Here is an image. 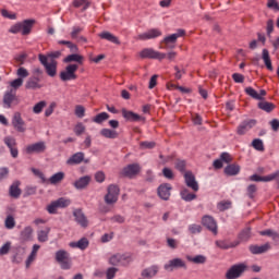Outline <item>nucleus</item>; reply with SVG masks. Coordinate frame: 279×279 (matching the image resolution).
I'll list each match as a JSON object with an SVG mask.
<instances>
[{"label": "nucleus", "instance_id": "nucleus-1", "mask_svg": "<svg viewBox=\"0 0 279 279\" xmlns=\"http://www.w3.org/2000/svg\"><path fill=\"white\" fill-rule=\"evenodd\" d=\"M36 25V20L28 19L22 22H17L12 25L9 29L10 34H22V36H29L32 34V29Z\"/></svg>", "mask_w": 279, "mask_h": 279}, {"label": "nucleus", "instance_id": "nucleus-2", "mask_svg": "<svg viewBox=\"0 0 279 279\" xmlns=\"http://www.w3.org/2000/svg\"><path fill=\"white\" fill-rule=\"evenodd\" d=\"M119 195H121V189L117 184H110L107 187V194L105 195V204L107 206H114L119 202Z\"/></svg>", "mask_w": 279, "mask_h": 279}, {"label": "nucleus", "instance_id": "nucleus-3", "mask_svg": "<svg viewBox=\"0 0 279 279\" xmlns=\"http://www.w3.org/2000/svg\"><path fill=\"white\" fill-rule=\"evenodd\" d=\"M38 60L45 68V71L49 77H56V75H58V61H47V57L43 53L38 54Z\"/></svg>", "mask_w": 279, "mask_h": 279}, {"label": "nucleus", "instance_id": "nucleus-4", "mask_svg": "<svg viewBox=\"0 0 279 279\" xmlns=\"http://www.w3.org/2000/svg\"><path fill=\"white\" fill-rule=\"evenodd\" d=\"M77 69H80V65L75 63L68 64L65 70L61 71L59 74L61 82H71V80H77Z\"/></svg>", "mask_w": 279, "mask_h": 279}, {"label": "nucleus", "instance_id": "nucleus-5", "mask_svg": "<svg viewBox=\"0 0 279 279\" xmlns=\"http://www.w3.org/2000/svg\"><path fill=\"white\" fill-rule=\"evenodd\" d=\"M248 267L245 265V263H240L231 266L228 271L226 272L227 279H236L241 278L245 271H247Z\"/></svg>", "mask_w": 279, "mask_h": 279}, {"label": "nucleus", "instance_id": "nucleus-6", "mask_svg": "<svg viewBox=\"0 0 279 279\" xmlns=\"http://www.w3.org/2000/svg\"><path fill=\"white\" fill-rule=\"evenodd\" d=\"M141 171H142L141 165L130 163L121 170L120 175L122 178H129V180H134V178L141 174Z\"/></svg>", "mask_w": 279, "mask_h": 279}, {"label": "nucleus", "instance_id": "nucleus-7", "mask_svg": "<svg viewBox=\"0 0 279 279\" xmlns=\"http://www.w3.org/2000/svg\"><path fill=\"white\" fill-rule=\"evenodd\" d=\"M140 58H142V60H165L167 53L158 52L151 48H145L140 52Z\"/></svg>", "mask_w": 279, "mask_h": 279}, {"label": "nucleus", "instance_id": "nucleus-8", "mask_svg": "<svg viewBox=\"0 0 279 279\" xmlns=\"http://www.w3.org/2000/svg\"><path fill=\"white\" fill-rule=\"evenodd\" d=\"M4 108H12V106H19L20 100L16 96V89L7 90L2 99Z\"/></svg>", "mask_w": 279, "mask_h": 279}, {"label": "nucleus", "instance_id": "nucleus-9", "mask_svg": "<svg viewBox=\"0 0 279 279\" xmlns=\"http://www.w3.org/2000/svg\"><path fill=\"white\" fill-rule=\"evenodd\" d=\"M202 226H204V228L208 229L210 233H213L215 236H217V234H219V229L217 227V220H215V218H213V216H204L202 218Z\"/></svg>", "mask_w": 279, "mask_h": 279}, {"label": "nucleus", "instance_id": "nucleus-10", "mask_svg": "<svg viewBox=\"0 0 279 279\" xmlns=\"http://www.w3.org/2000/svg\"><path fill=\"white\" fill-rule=\"evenodd\" d=\"M56 260L60 263L61 269H71V259H69V252L64 250L57 251Z\"/></svg>", "mask_w": 279, "mask_h": 279}, {"label": "nucleus", "instance_id": "nucleus-11", "mask_svg": "<svg viewBox=\"0 0 279 279\" xmlns=\"http://www.w3.org/2000/svg\"><path fill=\"white\" fill-rule=\"evenodd\" d=\"M66 206H69V201L64 199V197H60L47 206V211L49 215H56L58 208H66Z\"/></svg>", "mask_w": 279, "mask_h": 279}, {"label": "nucleus", "instance_id": "nucleus-12", "mask_svg": "<svg viewBox=\"0 0 279 279\" xmlns=\"http://www.w3.org/2000/svg\"><path fill=\"white\" fill-rule=\"evenodd\" d=\"M172 186L169 183H162L157 189V195L162 199L163 202H169V198L171 197V191Z\"/></svg>", "mask_w": 279, "mask_h": 279}, {"label": "nucleus", "instance_id": "nucleus-13", "mask_svg": "<svg viewBox=\"0 0 279 279\" xmlns=\"http://www.w3.org/2000/svg\"><path fill=\"white\" fill-rule=\"evenodd\" d=\"M184 181H185L186 186L189 189H192V191H194L195 193H197V191H199V184L195 180V174H193L192 171H186L184 173Z\"/></svg>", "mask_w": 279, "mask_h": 279}, {"label": "nucleus", "instance_id": "nucleus-14", "mask_svg": "<svg viewBox=\"0 0 279 279\" xmlns=\"http://www.w3.org/2000/svg\"><path fill=\"white\" fill-rule=\"evenodd\" d=\"M12 125L14 130L23 134L25 130V121L23 120V117H21V112H15L13 118H12Z\"/></svg>", "mask_w": 279, "mask_h": 279}, {"label": "nucleus", "instance_id": "nucleus-15", "mask_svg": "<svg viewBox=\"0 0 279 279\" xmlns=\"http://www.w3.org/2000/svg\"><path fill=\"white\" fill-rule=\"evenodd\" d=\"M47 149V145H45V142H37L35 144H31L26 146V154L32 155V154H45Z\"/></svg>", "mask_w": 279, "mask_h": 279}, {"label": "nucleus", "instance_id": "nucleus-16", "mask_svg": "<svg viewBox=\"0 0 279 279\" xmlns=\"http://www.w3.org/2000/svg\"><path fill=\"white\" fill-rule=\"evenodd\" d=\"M4 144L10 149L12 158H19V148H16V140L12 136L4 137Z\"/></svg>", "mask_w": 279, "mask_h": 279}, {"label": "nucleus", "instance_id": "nucleus-17", "mask_svg": "<svg viewBox=\"0 0 279 279\" xmlns=\"http://www.w3.org/2000/svg\"><path fill=\"white\" fill-rule=\"evenodd\" d=\"M123 119L125 121H131L132 123H136L138 121H145V118L138 116V113H135L134 111H130L125 108L121 110Z\"/></svg>", "mask_w": 279, "mask_h": 279}, {"label": "nucleus", "instance_id": "nucleus-18", "mask_svg": "<svg viewBox=\"0 0 279 279\" xmlns=\"http://www.w3.org/2000/svg\"><path fill=\"white\" fill-rule=\"evenodd\" d=\"M186 269V263L180 258H174L165 265L167 271H173V269Z\"/></svg>", "mask_w": 279, "mask_h": 279}, {"label": "nucleus", "instance_id": "nucleus-19", "mask_svg": "<svg viewBox=\"0 0 279 279\" xmlns=\"http://www.w3.org/2000/svg\"><path fill=\"white\" fill-rule=\"evenodd\" d=\"M178 43V35L172 34L165 37L161 41V49H175V45Z\"/></svg>", "mask_w": 279, "mask_h": 279}, {"label": "nucleus", "instance_id": "nucleus-20", "mask_svg": "<svg viewBox=\"0 0 279 279\" xmlns=\"http://www.w3.org/2000/svg\"><path fill=\"white\" fill-rule=\"evenodd\" d=\"M162 36V32L158 28H151L146 33L140 34L138 39L140 40H151L154 38H158Z\"/></svg>", "mask_w": 279, "mask_h": 279}, {"label": "nucleus", "instance_id": "nucleus-21", "mask_svg": "<svg viewBox=\"0 0 279 279\" xmlns=\"http://www.w3.org/2000/svg\"><path fill=\"white\" fill-rule=\"evenodd\" d=\"M73 216L75 217L76 223H78L81 228H88V218H86L82 209H75Z\"/></svg>", "mask_w": 279, "mask_h": 279}, {"label": "nucleus", "instance_id": "nucleus-22", "mask_svg": "<svg viewBox=\"0 0 279 279\" xmlns=\"http://www.w3.org/2000/svg\"><path fill=\"white\" fill-rule=\"evenodd\" d=\"M244 90L246 95H248V97H252L253 99H257L258 101H263L264 99L263 97L267 95V90L265 89H260L259 94L253 87H246Z\"/></svg>", "mask_w": 279, "mask_h": 279}, {"label": "nucleus", "instance_id": "nucleus-23", "mask_svg": "<svg viewBox=\"0 0 279 279\" xmlns=\"http://www.w3.org/2000/svg\"><path fill=\"white\" fill-rule=\"evenodd\" d=\"M251 254H265V252H269L271 250V245L269 243L263 244L260 246L256 244H252L248 246Z\"/></svg>", "mask_w": 279, "mask_h": 279}, {"label": "nucleus", "instance_id": "nucleus-24", "mask_svg": "<svg viewBox=\"0 0 279 279\" xmlns=\"http://www.w3.org/2000/svg\"><path fill=\"white\" fill-rule=\"evenodd\" d=\"M279 175V170L272 174L260 177L258 174H253L250 177L251 182H271V180H276Z\"/></svg>", "mask_w": 279, "mask_h": 279}, {"label": "nucleus", "instance_id": "nucleus-25", "mask_svg": "<svg viewBox=\"0 0 279 279\" xmlns=\"http://www.w3.org/2000/svg\"><path fill=\"white\" fill-rule=\"evenodd\" d=\"M254 125H256V120H248V121L242 122L238 126V134L240 136H243V134H245L247 132V130H252V128H254Z\"/></svg>", "mask_w": 279, "mask_h": 279}, {"label": "nucleus", "instance_id": "nucleus-26", "mask_svg": "<svg viewBox=\"0 0 279 279\" xmlns=\"http://www.w3.org/2000/svg\"><path fill=\"white\" fill-rule=\"evenodd\" d=\"M63 62L65 64H71V62H77L78 64H84V56L78 54L77 52H74L72 54H68L64 59Z\"/></svg>", "mask_w": 279, "mask_h": 279}, {"label": "nucleus", "instance_id": "nucleus-27", "mask_svg": "<svg viewBox=\"0 0 279 279\" xmlns=\"http://www.w3.org/2000/svg\"><path fill=\"white\" fill-rule=\"evenodd\" d=\"M25 88L28 90H36L38 88H43V85H40V78L38 76H33L28 78L25 84Z\"/></svg>", "mask_w": 279, "mask_h": 279}, {"label": "nucleus", "instance_id": "nucleus-28", "mask_svg": "<svg viewBox=\"0 0 279 279\" xmlns=\"http://www.w3.org/2000/svg\"><path fill=\"white\" fill-rule=\"evenodd\" d=\"M99 38L102 40H108L109 43H112L113 45H121V40H119V37L112 35L110 32H102L99 34Z\"/></svg>", "mask_w": 279, "mask_h": 279}, {"label": "nucleus", "instance_id": "nucleus-29", "mask_svg": "<svg viewBox=\"0 0 279 279\" xmlns=\"http://www.w3.org/2000/svg\"><path fill=\"white\" fill-rule=\"evenodd\" d=\"M21 183L19 181L14 182L9 190L10 197H13V199H19L21 197Z\"/></svg>", "mask_w": 279, "mask_h": 279}, {"label": "nucleus", "instance_id": "nucleus-30", "mask_svg": "<svg viewBox=\"0 0 279 279\" xmlns=\"http://www.w3.org/2000/svg\"><path fill=\"white\" fill-rule=\"evenodd\" d=\"M82 162H84V153L78 151L74 155H72L68 160H66V165H82Z\"/></svg>", "mask_w": 279, "mask_h": 279}, {"label": "nucleus", "instance_id": "nucleus-31", "mask_svg": "<svg viewBox=\"0 0 279 279\" xmlns=\"http://www.w3.org/2000/svg\"><path fill=\"white\" fill-rule=\"evenodd\" d=\"M241 166L236 163H230L225 168L226 175H239Z\"/></svg>", "mask_w": 279, "mask_h": 279}, {"label": "nucleus", "instance_id": "nucleus-32", "mask_svg": "<svg viewBox=\"0 0 279 279\" xmlns=\"http://www.w3.org/2000/svg\"><path fill=\"white\" fill-rule=\"evenodd\" d=\"M257 108H259V110H264V112H274V110H276V105L274 102L263 100L257 104Z\"/></svg>", "mask_w": 279, "mask_h": 279}, {"label": "nucleus", "instance_id": "nucleus-33", "mask_svg": "<svg viewBox=\"0 0 279 279\" xmlns=\"http://www.w3.org/2000/svg\"><path fill=\"white\" fill-rule=\"evenodd\" d=\"M90 245L87 238H82L77 242H71L70 247H77L78 250H86Z\"/></svg>", "mask_w": 279, "mask_h": 279}, {"label": "nucleus", "instance_id": "nucleus-34", "mask_svg": "<svg viewBox=\"0 0 279 279\" xmlns=\"http://www.w3.org/2000/svg\"><path fill=\"white\" fill-rule=\"evenodd\" d=\"M90 184V177L85 175L74 182L75 189H86Z\"/></svg>", "mask_w": 279, "mask_h": 279}, {"label": "nucleus", "instance_id": "nucleus-35", "mask_svg": "<svg viewBox=\"0 0 279 279\" xmlns=\"http://www.w3.org/2000/svg\"><path fill=\"white\" fill-rule=\"evenodd\" d=\"M32 234H34V229H32V227H26L21 231L20 239L23 242L32 241Z\"/></svg>", "mask_w": 279, "mask_h": 279}, {"label": "nucleus", "instance_id": "nucleus-36", "mask_svg": "<svg viewBox=\"0 0 279 279\" xmlns=\"http://www.w3.org/2000/svg\"><path fill=\"white\" fill-rule=\"evenodd\" d=\"M262 58L264 60L266 69H268V71H274V65L271 64V57H269V50L263 49Z\"/></svg>", "mask_w": 279, "mask_h": 279}, {"label": "nucleus", "instance_id": "nucleus-37", "mask_svg": "<svg viewBox=\"0 0 279 279\" xmlns=\"http://www.w3.org/2000/svg\"><path fill=\"white\" fill-rule=\"evenodd\" d=\"M250 239H252V228L247 227L239 233V240L242 243H245L250 241Z\"/></svg>", "mask_w": 279, "mask_h": 279}, {"label": "nucleus", "instance_id": "nucleus-38", "mask_svg": "<svg viewBox=\"0 0 279 279\" xmlns=\"http://www.w3.org/2000/svg\"><path fill=\"white\" fill-rule=\"evenodd\" d=\"M158 274V266H151L149 268H145L142 271V278H154Z\"/></svg>", "mask_w": 279, "mask_h": 279}, {"label": "nucleus", "instance_id": "nucleus-39", "mask_svg": "<svg viewBox=\"0 0 279 279\" xmlns=\"http://www.w3.org/2000/svg\"><path fill=\"white\" fill-rule=\"evenodd\" d=\"M100 134L104 136V138H119V132L116 130L102 129Z\"/></svg>", "mask_w": 279, "mask_h": 279}, {"label": "nucleus", "instance_id": "nucleus-40", "mask_svg": "<svg viewBox=\"0 0 279 279\" xmlns=\"http://www.w3.org/2000/svg\"><path fill=\"white\" fill-rule=\"evenodd\" d=\"M232 208V201H221L217 204V209L220 213H226V210H230Z\"/></svg>", "mask_w": 279, "mask_h": 279}, {"label": "nucleus", "instance_id": "nucleus-41", "mask_svg": "<svg viewBox=\"0 0 279 279\" xmlns=\"http://www.w3.org/2000/svg\"><path fill=\"white\" fill-rule=\"evenodd\" d=\"M49 232H51V228H46L38 232L39 243H47V241H49Z\"/></svg>", "mask_w": 279, "mask_h": 279}, {"label": "nucleus", "instance_id": "nucleus-42", "mask_svg": "<svg viewBox=\"0 0 279 279\" xmlns=\"http://www.w3.org/2000/svg\"><path fill=\"white\" fill-rule=\"evenodd\" d=\"M64 180V172H57L48 179L49 184H60Z\"/></svg>", "mask_w": 279, "mask_h": 279}, {"label": "nucleus", "instance_id": "nucleus-43", "mask_svg": "<svg viewBox=\"0 0 279 279\" xmlns=\"http://www.w3.org/2000/svg\"><path fill=\"white\" fill-rule=\"evenodd\" d=\"M181 197L184 202H193V199H197V195L189 192L186 189L181 191Z\"/></svg>", "mask_w": 279, "mask_h": 279}, {"label": "nucleus", "instance_id": "nucleus-44", "mask_svg": "<svg viewBox=\"0 0 279 279\" xmlns=\"http://www.w3.org/2000/svg\"><path fill=\"white\" fill-rule=\"evenodd\" d=\"M58 45H65V47H68V49H70L72 53H77L80 51V48H77V45L69 40H59Z\"/></svg>", "mask_w": 279, "mask_h": 279}, {"label": "nucleus", "instance_id": "nucleus-45", "mask_svg": "<svg viewBox=\"0 0 279 279\" xmlns=\"http://www.w3.org/2000/svg\"><path fill=\"white\" fill-rule=\"evenodd\" d=\"M259 234L260 236H271L272 241H279V233L271 229L259 231Z\"/></svg>", "mask_w": 279, "mask_h": 279}, {"label": "nucleus", "instance_id": "nucleus-46", "mask_svg": "<svg viewBox=\"0 0 279 279\" xmlns=\"http://www.w3.org/2000/svg\"><path fill=\"white\" fill-rule=\"evenodd\" d=\"M174 169H177V171H180V173H186V160L177 159L174 162Z\"/></svg>", "mask_w": 279, "mask_h": 279}, {"label": "nucleus", "instance_id": "nucleus-47", "mask_svg": "<svg viewBox=\"0 0 279 279\" xmlns=\"http://www.w3.org/2000/svg\"><path fill=\"white\" fill-rule=\"evenodd\" d=\"M110 119V114L108 112H100L96 117L93 118L94 123L101 124L104 121H108Z\"/></svg>", "mask_w": 279, "mask_h": 279}, {"label": "nucleus", "instance_id": "nucleus-48", "mask_svg": "<svg viewBox=\"0 0 279 279\" xmlns=\"http://www.w3.org/2000/svg\"><path fill=\"white\" fill-rule=\"evenodd\" d=\"M61 56V51H53L45 54V57L47 58V62H57L58 58H60Z\"/></svg>", "mask_w": 279, "mask_h": 279}, {"label": "nucleus", "instance_id": "nucleus-49", "mask_svg": "<svg viewBox=\"0 0 279 279\" xmlns=\"http://www.w3.org/2000/svg\"><path fill=\"white\" fill-rule=\"evenodd\" d=\"M4 226L8 230H12L16 226V221L14 220V216L9 215L4 220Z\"/></svg>", "mask_w": 279, "mask_h": 279}, {"label": "nucleus", "instance_id": "nucleus-50", "mask_svg": "<svg viewBox=\"0 0 279 279\" xmlns=\"http://www.w3.org/2000/svg\"><path fill=\"white\" fill-rule=\"evenodd\" d=\"M130 263H132V255L130 254H120V265H122L123 267H128V265H130Z\"/></svg>", "mask_w": 279, "mask_h": 279}, {"label": "nucleus", "instance_id": "nucleus-51", "mask_svg": "<svg viewBox=\"0 0 279 279\" xmlns=\"http://www.w3.org/2000/svg\"><path fill=\"white\" fill-rule=\"evenodd\" d=\"M189 260L195 265H204V263H206V256L196 255L195 257H189Z\"/></svg>", "mask_w": 279, "mask_h": 279}, {"label": "nucleus", "instance_id": "nucleus-52", "mask_svg": "<svg viewBox=\"0 0 279 279\" xmlns=\"http://www.w3.org/2000/svg\"><path fill=\"white\" fill-rule=\"evenodd\" d=\"M252 145L257 151H265V145L263 144V140L255 138L253 140Z\"/></svg>", "mask_w": 279, "mask_h": 279}, {"label": "nucleus", "instance_id": "nucleus-53", "mask_svg": "<svg viewBox=\"0 0 279 279\" xmlns=\"http://www.w3.org/2000/svg\"><path fill=\"white\" fill-rule=\"evenodd\" d=\"M47 106V101L41 100L39 102H37L34 108H33V112L35 114H40V112H43V109Z\"/></svg>", "mask_w": 279, "mask_h": 279}, {"label": "nucleus", "instance_id": "nucleus-54", "mask_svg": "<svg viewBox=\"0 0 279 279\" xmlns=\"http://www.w3.org/2000/svg\"><path fill=\"white\" fill-rule=\"evenodd\" d=\"M86 132V126L82 122L76 123L74 126V133L76 136H82Z\"/></svg>", "mask_w": 279, "mask_h": 279}, {"label": "nucleus", "instance_id": "nucleus-55", "mask_svg": "<svg viewBox=\"0 0 279 279\" xmlns=\"http://www.w3.org/2000/svg\"><path fill=\"white\" fill-rule=\"evenodd\" d=\"M83 31H84V28H82L80 26H74L73 31L71 32L72 40H77V38H80V34H82Z\"/></svg>", "mask_w": 279, "mask_h": 279}, {"label": "nucleus", "instance_id": "nucleus-56", "mask_svg": "<svg viewBox=\"0 0 279 279\" xmlns=\"http://www.w3.org/2000/svg\"><path fill=\"white\" fill-rule=\"evenodd\" d=\"M246 191L250 199H254V194L258 191V187H256V184H251L247 186Z\"/></svg>", "mask_w": 279, "mask_h": 279}, {"label": "nucleus", "instance_id": "nucleus-57", "mask_svg": "<svg viewBox=\"0 0 279 279\" xmlns=\"http://www.w3.org/2000/svg\"><path fill=\"white\" fill-rule=\"evenodd\" d=\"M75 114L78 119H83V117L86 114V109L82 105H77L75 107Z\"/></svg>", "mask_w": 279, "mask_h": 279}, {"label": "nucleus", "instance_id": "nucleus-58", "mask_svg": "<svg viewBox=\"0 0 279 279\" xmlns=\"http://www.w3.org/2000/svg\"><path fill=\"white\" fill-rule=\"evenodd\" d=\"M109 264L113 266L121 265V254L112 255L109 258Z\"/></svg>", "mask_w": 279, "mask_h": 279}, {"label": "nucleus", "instance_id": "nucleus-59", "mask_svg": "<svg viewBox=\"0 0 279 279\" xmlns=\"http://www.w3.org/2000/svg\"><path fill=\"white\" fill-rule=\"evenodd\" d=\"M12 247L11 242H7L1 248H0V256H5V254H10V250Z\"/></svg>", "mask_w": 279, "mask_h": 279}, {"label": "nucleus", "instance_id": "nucleus-60", "mask_svg": "<svg viewBox=\"0 0 279 279\" xmlns=\"http://www.w3.org/2000/svg\"><path fill=\"white\" fill-rule=\"evenodd\" d=\"M117 271H119V268L110 267L107 269L106 278L107 279H113L114 276H117Z\"/></svg>", "mask_w": 279, "mask_h": 279}, {"label": "nucleus", "instance_id": "nucleus-61", "mask_svg": "<svg viewBox=\"0 0 279 279\" xmlns=\"http://www.w3.org/2000/svg\"><path fill=\"white\" fill-rule=\"evenodd\" d=\"M267 8L269 10H276L277 12H279V3L278 0H268L267 1Z\"/></svg>", "mask_w": 279, "mask_h": 279}, {"label": "nucleus", "instance_id": "nucleus-62", "mask_svg": "<svg viewBox=\"0 0 279 279\" xmlns=\"http://www.w3.org/2000/svg\"><path fill=\"white\" fill-rule=\"evenodd\" d=\"M189 231L191 232V234H199V232H202V226H199V225H191L189 227Z\"/></svg>", "mask_w": 279, "mask_h": 279}, {"label": "nucleus", "instance_id": "nucleus-63", "mask_svg": "<svg viewBox=\"0 0 279 279\" xmlns=\"http://www.w3.org/2000/svg\"><path fill=\"white\" fill-rule=\"evenodd\" d=\"M220 160H222V162H226L227 165H230V162H232V155H230L229 153H222L220 155Z\"/></svg>", "mask_w": 279, "mask_h": 279}, {"label": "nucleus", "instance_id": "nucleus-64", "mask_svg": "<svg viewBox=\"0 0 279 279\" xmlns=\"http://www.w3.org/2000/svg\"><path fill=\"white\" fill-rule=\"evenodd\" d=\"M162 174L167 178V180H173V178H175L173 174V170H171L170 168H163Z\"/></svg>", "mask_w": 279, "mask_h": 279}]
</instances>
